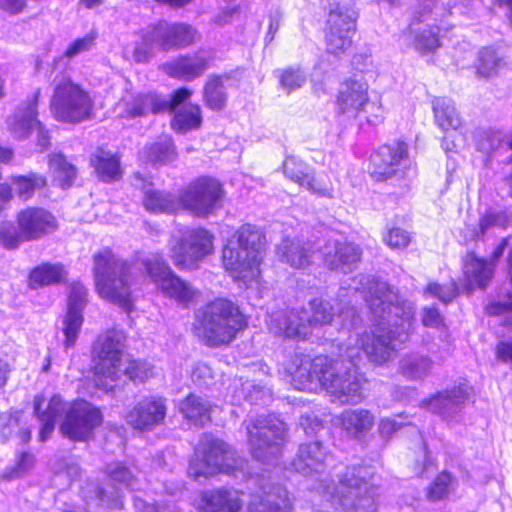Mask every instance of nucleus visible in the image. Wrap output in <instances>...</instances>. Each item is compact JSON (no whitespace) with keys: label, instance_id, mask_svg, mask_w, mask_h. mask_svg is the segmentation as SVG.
<instances>
[{"label":"nucleus","instance_id":"obj_1","mask_svg":"<svg viewBox=\"0 0 512 512\" xmlns=\"http://www.w3.org/2000/svg\"><path fill=\"white\" fill-rule=\"evenodd\" d=\"M365 301L375 321V327L357 336L354 345L346 347L344 355L352 362L361 360L364 353L376 365L390 361L397 350V343L409 338L414 317L413 305L391 290L381 281L370 283Z\"/></svg>","mask_w":512,"mask_h":512},{"label":"nucleus","instance_id":"obj_2","mask_svg":"<svg viewBox=\"0 0 512 512\" xmlns=\"http://www.w3.org/2000/svg\"><path fill=\"white\" fill-rule=\"evenodd\" d=\"M321 480L318 489L331 495L345 512H377L380 487L374 482L370 466H348L338 475V484L330 486Z\"/></svg>","mask_w":512,"mask_h":512},{"label":"nucleus","instance_id":"obj_3","mask_svg":"<svg viewBox=\"0 0 512 512\" xmlns=\"http://www.w3.org/2000/svg\"><path fill=\"white\" fill-rule=\"evenodd\" d=\"M245 326V318L238 306L218 298L196 312L193 331L205 345L218 347L232 342Z\"/></svg>","mask_w":512,"mask_h":512},{"label":"nucleus","instance_id":"obj_4","mask_svg":"<svg viewBox=\"0 0 512 512\" xmlns=\"http://www.w3.org/2000/svg\"><path fill=\"white\" fill-rule=\"evenodd\" d=\"M264 240L262 232L253 225L246 224L237 230L222 253L224 267L233 278L249 281L259 276Z\"/></svg>","mask_w":512,"mask_h":512},{"label":"nucleus","instance_id":"obj_5","mask_svg":"<svg viewBox=\"0 0 512 512\" xmlns=\"http://www.w3.org/2000/svg\"><path fill=\"white\" fill-rule=\"evenodd\" d=\"M92 271L99 295L129 311L132 299L128 263L117 257L109 248H103L93 255Z\"/></svg>","mask_w":512,"mask_h":512},{"label":"nucleus","instance_id":"obj_6","mask_svg":"<svg viewBox=\"0 0 512 512\" xmlns=\"http://www.w3.org/2000/svg\"><path fill=\"white\" fill-rule=\"evenodd\" d=\"M245 465V459L239 457L229 445L205 435L195 448L187 473L194 480L208 478L217 473L236 476L238 472H243Z\"/></svg>","mask_w":512,"mask_h":512},{"label":"nucleus","instance_id":"obj_7","mask_svg":"<svg viewBox=\"0 0 512 512\" xmlns=\"http://www.w3.org/2000/svg\"><path fill=\"white\" fill-rule=\"evenodd\" d=\"M243 424L254 459L270 463L281 455L287 438V427L282 420L273 415H261L251 417Z\"/></svg>","mask_w":512,"mask_h":512},{"label":"nucleus","instance_id":"obj_8","mask_svg":"<svg viewBox=\"0 0 512 512\" xmlns=\"http://www.w3.org/2000/svg\"><path fill=\"white\" fill-rule=\"evenodd\" d=\"M50 99L51 113L57 120L78 123L89 119L94 102L89 94L65 73L57 74Z\"/></svg>","mask_w":512,"mask_h":512},{"label":"nucleus","instance_id":"obj_9","mask_svg":"<svg viewBox=\"0 0 512 512\" xmlns=\"http://www.w3.org/2000/svg\"><path fill=\"white\" fill-rule=\"evenodd\" d=\"M56 228V218L48 210L27 207L18 212L16 224L4 222L0 225V244L7 249H15L22 242L39 240Z\"/></svg>","mask_w":512,"mask_h":512},{"label":"nucleus","instance_id":"obj_10","mask_svg":"<svg viewBox=\"0 0 512 512\" xmlns=\"http://www.w3.org/2000/svg\"><path fill=\"white\" fill-rule=\"evenodd\" d=\"M324 380L323 388L341 404H358L364 399L363 385L366 379L359 372L357 363L345 355L333 359Z\"/></svg>","mask_w":512,"mask_h":512},{"label":"nucleus","instance_id":"obj_11","mask_svg":"<svg viewBox=\"0 0 512 512\" xmlns=\"http://www.w3.org/2000/svg\"><path fill=\"white\" fill-rule=\"evenodd\" d=\"M143 265L161 292L179 305L187 307L198 296V290L176 275L161 255H151L143 261Z\"/></svg>","mask_w":512,"mask_h":512},{"label":"nucleus","instance_id":"obj_12","mask_svg":"<svg viewBox=\"0 0 512 512\" xmlns=\"http://www.w3.org/2000/svg\"><path fill=\"white\" fill-rule=\"evenodd\" d=\"M125 336L117 330L99 335L93 344V369L97 376L116 380L121 376Z\"/></svg>","mask_w":512,"mask_h":512},{"label":"nucleus","instance_id":"obj_13","mask_svg":"<svg viewBox=\"0 0 512 512\" xmlns=\"http://www.w3.org/2000/svg\"><path fill=\"white\" fill-rule=\"evenodd\" d=\"M182 209L198 217H208L221 208L224 190L221 183L211 177H200L181 193Z\"/></svg>","mask_w":512,"mask_h":512},{"label":"nucleus","instance_id":"obj_14","mask_svg":"<svg viewBox=\"0 0 512 512\" xmlns=\"http://www.w3.org/2000/svg\"><path fill=\"white\" fill-rule=\"evenodd\" d=\"M356 20L354 0H341L340 7L329 10L325 28L328 52L338 54L351 46Z\"/></svg>","mask_w":512,"mask_h":512},{"label":"nucleus","instance_id":"obj_15","mask_svg":"<svg viewBox=\"0 0 512 512\" xmlns=\"http://www.w3.org/2000/svg\"><path fill=\"white\" fill-rule=\"evenodd\" d=\"M212 250V234L204 228H195L171 246L170 257L178 268L191 269Z\"/></svg>","mask_w":512,"mask_h":512},{"label":"nucleus","instance_id":"obj_16","mask_svg":"<svg viewBox=\"0 0 512 512\" xmlns=\"http://www.w3.org/2000/svg\"><path fill=\"white\" fill-rule=\"evenodd\" d=\"M101 422L102 414L97 407L84 400L75 401L69 405L60 431L71 440L86 441Z\"/></svg>","mask_w":512,"mask_h":512},{"label":"nucleus","instance_id":"obj_17","mask_svg":"<svg viewBox=\"0 0 512 512\" xmlns=\"http://www.w3.org/2000/svg\"><path fill=\"white\" fill-rule=\"evenodd\" d=\"M332 358L324 355L311 359L307 356H295L287 367L292 385L298 390L315 391L323 388Z\"/></svg>","mask_w":512,"mask_h":512},{"label":"nucleus","instance_id":"obj_18","mask_svg":"<svg viewBox=\"0 0 512 512\" xmlns=\"http://www.w3.org/2000/svg\"><path fill=\"white\" fill-rule=\"evenodd\" d=\"M408 146L403 141L383 145L370 156V175L376 181H386L402 175L408 160Z\"/></svg>","mask_w":512,"mask_h":512},{"label":"nucleus","instance_id":"obj_19","mask_svg":"<svg viewBox=\"0 0 512 512\" xmlns=\"http://www.w3.org/2000/svg\"><path fill=\"white\" fill-rule=\"evenodd\" d=\"M215 55L210 50H198L193 55H181L162 65L163 71L172 78L192 81L213 64Z\"/></svg>","mask_w":512,"mask_h":512},{"label":"nucleus","instance_id":"obj_20","mask_svg":"<svg viewBox=\"0 0 512 512\" xmlns=\"http://www.w3.org/2000/svg\"><path fill=\"white\" fill-rule=\"evenodd\" d=\"M471 388L465 384L453 386L438 392L429 399L424 400L423 405L432 413L445 420L454 419L463 409L470 396Z\"/></svg>","mask_w":512,"mask_h":512},{"label":"nucleus","instance_id":"obj_21","mask_svg":"<svg viewBox=\"0 0 512 512\" xmlns=\"http://www.w3.org/2000/svg\"><path fill=\"white\" fill-rule=\"evenodd\" d=\"M328 452L319 441L303 443L290 463L291 469L304 477H313L316 480L326 468Z\"/></svg>","mask_w":512,"mask_h":512},{"label":"nucleus","instance_id":"obj_22","mask_svg":"<svg viewBox=\"0 0 512 512\" xmlns=\"http://www.w3.org/2000/svg\"><path fill=\"white\" fill-rule=\"evenodd\" d=\"M87 303V289L79 282L71 284L68 297L67 313L63 320L64 345L66 348L74 346L83 323V309Z\"/></svg>","mask_w":512,"mask_h":512},{"label":"nucleus","instance_id":"obj_23","mask_svg":"<svg viewBox=\"0 0 512 512\" xmlns=\"http://www.w3.org/2000/svg\"><path fill=\"white\" fill-rule=\"evenodd\" d=\"M321 251L325 264L331 270L342 273L353 271L360 262L362 254L356 245L338 239H328Z\"/></svg>","mask_w":512,"mask_h":512},{"label":"nucleus","instance_id":"obj_24","mask_svg":"<svg viewBox=\"0 0 512 512\" xmlns=\"http://www.w3.org/2000/svg\"><path fill=\"white\" fill-rule=\"evenodd\" d=\"M166 410L167 407L163 398H146L128 411L125 420L134 429L151 430L164 421Z\"/></svg>","mask_w":512,"mask_h":512},{"label":"nucleus","instance_id":"obj_25","mask_svg":"<svg viewBox=\"0 0 512 512\" xmlns=\"http://www.w3.org/2000/svg\"><path fill=\"white\" fill-rule=\"evenodd\" d=\"M152 26L158 48L164 51L187 47L195 42L197 35V31L186 23L161 20Z\"/></svg>","mask_w":512,"mask_h":512},{"label":"nucleus","instance_id":"obj_26","mask_svg":"<svg viewBox=\"0 0 512 512\" xmlns=\"http://www.w3.org/2000/svg\"><path fill=\"white\" fill-rule=\"evenodd\" d=\"M507 245V239H503L494 249L489 260L477 258L474 254L466 257L464 275L469 290H473L475 287L484 289L488 285L493 277V264L503 255Z\"/></svg>","mask_w":512,"mask_h":512},{"label":"nucleus","instance_id":"obj_27","mask_svg":"<svg viewBox=\"0 0 512 512\" xmlns=\"http://www.w3.org/2000/svg\"><path fill=\"white\" fill-rule=\"evenodd\" d=\"M283 173L291 181L297 183L300 187L316 194L320 197H332V187L322 178H316L309 170V167L303 161L294 156L286 157L283 163Z\"/></svg>","mask_w":512,"mask_h":512},{"label":"nucleus","instance_id":"obj_28","mask_svg":"<svg viewBox=\"0 0 512 512\" xmlns=\"http://www.w3.org/2000/svg\"><path fill=\"white\" fill-rule=\"evenodd\" d=\"M133 185L144 191V207L154 213H175L182 209L181 196L150 189L152 183L140 172L133 174Z\"/></svg>","mask_w":512,"mask_h":512},{"label":"nucleus","instance_id":"obj_29","mask_svg":"<svg viewBox=\"0 0 512 512\" xmlns=\"http://www.w3.org/2000/svg\"><path fill=\"white\" fill-rule=\"evenodd\" d=\"M305 311L291 310L289 312L279 311L270 316L269 329L277 335L287 338L305 339L310 335L311 330L306 320Z\"/></svg>","mask_w":512,"mask_h":512},{"label":"nucleus","instance_id":"obj_30","mask_svg":"<svg viewBox=\"0 0 512 512\" xmlns=\"http://www.w3.org/2000/svg\"><path fill=\"white\" fill-rule=\"evenodd\" d=\"M368 86L361 80H348L342 84L338 96L340 110L345 112L359 113L367 108L380 112V106L368 100Z\"/></svg>","mask_w":512,"mask_h":512},{"label":"nucleus","instance_id":"obj_31","mask_svg":"<svg viewBox=\"0 0 512 512\" xmlns=\"http://www.w3.org/2000/svg\"><path fill=\"white\" fill-rule=\"evenodd\" d=\"M40 96V89H37L31 98L21 104L8 118L7 125L11 134L17 139H26L31 131L35 129L40 121L38 120L37 105Z\"/></svg>","mask_w":512,"mask_h":512},{"label":"nucleus","instance_id":"obj_32","mask_svg":"<svg viewBox=\"0 0 512 512\" xmlns=\"http://www.w3.org/2000/svg\"><path fill=\"white\" fill-rule=\"evenodd\" d=\"M290 503L287 491L279 485L260 487L251 494L249 512H289Z\"/></svg>","mask_w":512,"mask_h":512},{"label":"nucleus","instance_id":"obj_33","mask_svg":"<svg viewBox=\"0 0 512 512\" xmlns=\"http://www.w3.org/2000/svg\"><path fill=\"white\" fill-rule=\"evenodd\" d=\"M162 106L161 98L156 94L148 93L137 96L128 94L117 103L116 111L121 117L134 118L144 116L148 112H161Z\"/></svg>","mask_w":512,"mask_h":512},{"label":"nucleus","instance_id":"obj_34","mask_svg":"<svg viewBox=\"0 0 512 512\" xmlns=\"http://www.w3.org/2000/svg\"><path fill=\"white\" fill-rule=\"evenodd\" d=\"M316 249L310 242L299 239L285 238L277 245L280 261L294 268H305L311 263Z\"/></svg>","mask_w":512,"mask_h":512},{"label":"nucleus","instance_id":"obj_35","mask_svg":"<svg viewBox=\"0 0 512 512\" xmlns=\"http://www.w3.org/2000/svg\"><path fill=\"white\" fill-rule=\"evenodd\" d=\"M44 398L37 396L34 400V413L41 422L40 440L46 441L55 428V423L64 413L67 414L69 406L59 395H54L49 400L46 409L41 412Z\"/></svg>","mask_w":512,"mask_h":512},{"label":"nucleus","instance_id":"obj_36","mask_svg":"<svg viewBox=\"0 0 512 512\" xmlns=\"http://www.w3.org/2000/svg\"><path fill=\"white\" fill-rule=\"evenodd\" d=\"M242 493L234 489L220 488L203 495L201 512H240L243 507Z\"/></svg>","mask_w":512,"mask_h":512},{"label":"nucleus","instance_id":"obj_37","mask_svg":"<svg viewBox=\"0 0 512 512\" xmlns=\"http://www.w3.org/2000/svg\"><path fill=\"white\" fill-rule=\"evenodd\" d=\"M339 420L342 429L353 438H359L367 433L374 424L372 413L362 408L344 410L340 414Z\"/></svg>","mask_w":512,"mask_h":512},{"label":"nucleus","instance_id":"obj_38","mask_svg":"<svg viewBox=\"0 0 512 512\" xmlns=\"http://www.w3.org/2000/svg\"><path fill=\"white\" fill-rule=\"evenodd\" d=\"M91 164L97 176L104 182L117 181L122 177L120 159L110 151L97 149L91 157Z\"/></svg>","mask_w":512,"mask_h":512},{"label":"nucleus","instance_id":"obj_39","mask_svg":"<svg viewBox=\"0 0 512 512\" xmlns=\"http://www.w3.org/2000/svg\"><path fill=\"white\" fill-rule=\"evenodd\" d=\"M230 78L229 74L210 75L208 77L203 88V97L210 109L221 111L225 108L228 95L224 84Z\"/></svg>","mask_w":512,"mask_h":512},{"label":"nucleus","instance_id":"obj_40","mask_svg":"<svg viewBox=\"0 0 512 512\" xmlns=\"http://www.w3.org/2000/svg\"><path fill=\"white\" fill-rule=\"evenodd\" d=\"M306 320L310 330L325 325H330L335 317V311L329 301L323 298H314L308 302V307L304 308Z\"/></svg>","mask_w":512,"mask_h":512},{"label":"nucleus","instance_id":"obj_41","mask_svg":"<svg viewBox=\"0 0 512 512\" xmlns=\"http://www.w3.org/2000/svg\"><path fill=\"white\" fill-rule=\"evenodd\" d=\"M433 112L437 125L443 130H457L462 120L457 112L454 103L446 97H439L433 100Z\"/></svg>","mask_w":512,"mask_h":512},{"label":"nucleus","instance_id":"obj_42","mask_svg":"<svg viewBox=\"0 0 512 512\" xmlns=\"http://www.w3.org/2000/svg\"><path fill=\"white\" fill-rule=\"evenodd\" d=\"M179 410L185 416V418L192 421L195 425L202 426L210 419L209 402L201 396L195 395L193 393L189 394L180 402Z\"/></svg>","mask_w":512,"mask_h":512},{"label":"nucleus","instance_id":"obj_43","mask_svg":"<svg viewBox=\"0 0 512 512\" xmlns=\"http://www.w3.org/2000/svg\"><path fill=\"white\" fill-rule=\"evenodd\" d=\"M106 474L115 485L129 490H134L139 484L138 470L120 461L108 464Z\"/></svg>","mask_w":512,"mask_h":512},{"label":"nucleus","instance_id":"obj_44","mask_svg":"<svg viewBox=\"0 0 512 512\" xmlns=\"http://www.w3.org/2000/svg\"><path fill=\"white\" fill-rule=\"evenodd\" d=\"M66 277L62 264L44 263L34 268L30 273V286L37 288L59 283Z\"/></svg>","mask_w":512,"mask_h":512},{"label":"nucleus","instance_id":"obj_45","mask_svg":"<svg viewBox=\"0 0 512 512\" xmlns=\"http://www.w3.org/2000/svg\"><path fill=\"white\" fill-rule=\"evenodd\" d=\"M49 167L53 174V181L61 188H69L77 175L76 168L69 163L63 154L50 156Z\"/></svg>","mask_w":512,"mask_h":512},{"label":"nucleus","instance_id":"obj_46","mask_svg":"<svg viewBox=\"0 0 512 512\" xmlns=\"http://www.w3.org/2000/svg\"><path fill=\"white\" fill-rule=\"evenodd\" d=\"M10 181L16 194L23 200L30 199L36 190L47 185V178L35 172L11 176Z\"/></svg>","mask_w":512,"mask_h":512},{"label":"nucleus","instance_id":"obj_47","mask_svg":"<svg viewBox=\"0 0 512 512\" xmlns=\"http://www.w3.org/2000/svg\"><path fill=\"white\" fill-rule=\"evenodd\" d=\"M142 157L153 165L168 164L175 159V147L169 138H164L146 146Z\"/></svg>","mask_w":512,"mask_h":512},{"label":"nucleus","instance_id":"obj_48","mask_svg":"<svg viewBox=\"0 0 512 512\" xmlns=\"http://www.w3.org/2000/svg\"><path fill=\"white\" fill-rule=\"evenodd\" d=\"M431 368V360L421 355H408L400 361L399 366L401 374L410 380L426 377Z\"/></svg>","mask_w":512,"mask_h":512},{"label":"nucleus","instance_id":"obj_49","mask_svg":"<svg viewBox=\"0 0 512 512\" xmlns=\"http://www.w3.org/2000/svg\"><path fill=\"white\" fill-rule=\"evenodd\" d=\"M508 224L509 218L505 212L489 209L480 218L478 228L470 229L468 233L465 235V238L469 240L481 238L491 228H505Z\"/></svg>","mask_w":512,"mask_h":512},{"label":"nucleus","instance_id":"obj_50","mask_svg":"<svg viewBox=\"0 0 512 512\" xmlns=\"http://www.w3.org/2000/svg\"><path fill=\"white\" fill-rule=\"evenodd\" d=\"M455 478L451 473L443 471L426 488V499L430 502L446 500L454 491Z\"/></svg>","mask_w":512,"mask_h":512},{"label":"nucleus","instance_id":"obj_51","mask_svg":"<svg viewBox=\"0 0 512 512\" xmlns=\"http://www.w3.org/2000/svg\"><path fill=\"white\" fill-rule=\"evenodd\" d=\"M201 122L200 107L198 105L189 104L176 111L171 125L176 131L184 133L200 127Z\"/></svg>","mask_w":512,"mask_h":512},{"label":"nucleus","instance_id":"obj_52","mask_svg":"<svg viewBox=\"0 0 512 512\" xmlns=\"http://www.w3.org/2000/svg\"><path fill=\"white\" fill-rule=\"evenodd\" d=\"M350 293L356 296L358 291L357 289L341 288L338 293V299L342 305L339 310V317L342 319V325L347 329L356 327L362 321L357 309L345 300V298L350 296Z\"/></svg>","mask_w":512,"mask_h":512},{"label":"nucleus","instance_id":"obj_53","mask_svg":"<svg viewBox=\"0 0 512 512\" xmlns=\"http://www.w3.org/2000/svg\"><path fill=\"white\" fill-rule=\"evenodd\" d=\"M502 62V57L498 56L495 50L484 48L479 52L477 73L483 77H491L497 74Z\"/></svg>","mask_w":512,"mask_h":512},{"label":"nucleus","instance_id":"obj_54","mask_svg":"<svg viewBox=\"0 0 512 512\" xmlns=\"http://www.w3.org/2000/svg\"><path fill=\"white\" fill-rule=\"evenodd\" d=\"M154 38V29L151 25L143 32L141 40L135 45L133 57L136 62H146L152 57L154 48L158 47Z\"/></svg>","mask_w":512,"mask_h":512},{"label":"nucleus","instance_id":"obj_55","mask_svg":"<svg viewBox=\"0 0 512 512\" xmlns=\"http://www.w3.org/2000/svg\"><path fill=\"white\" fill-rule=\"evenodd\" d=\"M278 79L281 88L291 93L305 84L307 76L300 68L289 67L278 71Z\"/></svg>","mask_w":512,"mask_h":512},{"label":"nucleus","instance_id":"obj_56","mask_svg":"<svg viewBox=\"0 0 512 512\" xmlns=\"http://www.w3.org/2000/svg\"><path fill=\"white\" fill-rule=\"evenodd\" d=\"M34 456L28 452L21 453L14 465L6 468L1 475L3 480L12 481L26 475L34 466Z\"/></svg>","mask_w":512,"mask_h":512},{"label":"nucleus","instance_id":"obj_57","mask_svg":"<svg viewBox=\"0 0 512 512\" xmlns=\"http://www.w3.org/2000/svg\"><path fill=\"white\" fill-rule=\"evenodd\" d=\"M126 375L132 381L143 382L152 375V367L146 362L129 360L123 364L121 375Z\"/></svg>","mask_w":512,"mask_h":512},{"label":"nucleus","instance_id":"obj_58","mask_svg":"<svg viewBox=\"0 0 512 512\" xmlns=\"http://www.w3.org/2000/svg\"><path fill=\"white\" fill-rule=\"evenodd\" d=\"M438 28H425L415 36V48L422 52H431L440 45Z\"/></svg>","mask_w":512,"mask_h":512},{"label":"nucleus","instance_id":"obj_59","mask_svg":"<svg viewBox=\"0 0 512 512\" xmlns=\"http://www.w3.org/2000/svg\"><path fill=\"white\" fill-rule=\"evenodd\" d=\"M383 240L391 249H404L410 244L411 235L402 228L392 227L384 234Z\"/></svg>","mask_w":512,"mask_h":512},{"label":"nucleus","instance_id":"obj_60","mask_svg":"<svg viewBox=\"0 0 512 512\" xmlns=\"http://www.w3.org/2000/svg\"><path fill=\"white\" fill-rule=\"evenodd\" d=\"M504 141V135L500 131L483 132L478 141L477 148L479 151L489 154L497 150Z\"/></svg>","mask_w":512,"mask_h":512},{"label":"nucleus","instance_id":"obj_61","mask_svg":"<svg viewBox=\"0 0 512 512\" xmlns=\"http://www.w3.org/2000/svg\"><path fill=\"white\" fill-rule=\"evenodd\" d=\"M425 293L438 298L443 303L451 302L457 295V286L455 283L440 285L438 283L428 284Z\"/></svg>","mask_w":512,"mask_h":512},{"label":"nucleus","instance_id":"obj_62","mask_svg":"<svg viewBox=\"0 0 512 512\" xmlns=\"http://www.w3.org/2000/svg\"><path fill=\"white\" fill-rule=\"evenodd\" d=\"M191 95L192 91L187 88H180L176 90L169 100L161 99V102L163 103L161 111H177L178 106H180Z\"/></svg>","mask_w":512,"mask_h":512},{"label":"nucleus","instance_id":"obj_63","mask_svg":"<svg viewBox=\"0 0 512 512\" xmlns=\"http://www.w3.org/2000/svg\"><path fill=\"white\" fill-rule=\"evenodd\" d=\"M489 315H506L504 325H512V301L492 302L485 308Z\"/></svg>","mask_w":512,"mask_h":512},{"label":"nucleus","instance_id":"obj_64","mask_svg":"<svg viewBox=\"0 0 512 512\" xmlns=\"http://www.w3.org/2000/svg\"><path fill=\"white\" fill-rule=\"evenodd\" d=\"M94 43V37L87 35L83 38L76 39L64 53L65 57L73 58L81 52L89 50Z\"/></svg>","mask_w":512,"mask_h":512}]
</instances>
